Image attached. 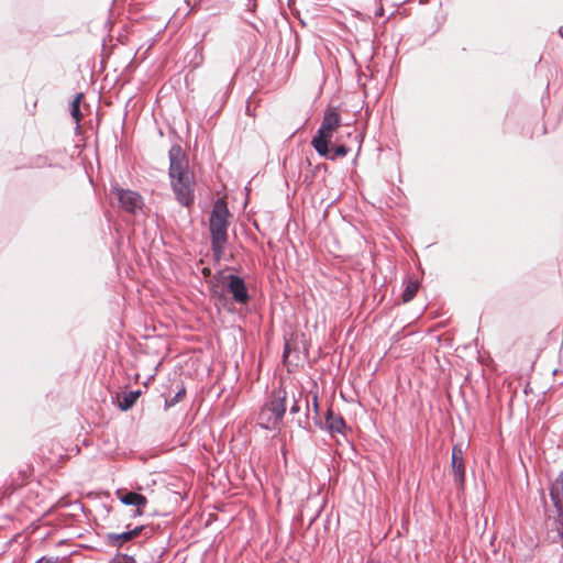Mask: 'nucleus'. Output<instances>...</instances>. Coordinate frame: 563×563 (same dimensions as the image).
<instances>
[{"mask_svg": "<svg viewBox=\"0 0 563 563\" xmlns=\"http://www.w3.org/2000/svg\"><path fill=\"white\" fill-rule=\"evenodd\" d=\"M168 176L176 200L184 207H190L195 200V177L189 169L188 158L179 144H174L168 152Z\"/></svg>", "mask_w": 563, "mask_h": 563, "instance_id": "obj_1", "label": "nucleus"}, {"mask_svg": "<svg viewBox=\"0 0 563 563\" xmlns=\"http://www.w3.org/2000/svg\"><path fill=\"white\" fill-rule=\"evenodd\" d=\"M305 401H306V405H307V409H308V411H309V410H310V406H309V400H308V398H307V397L305 398Z\"/></svg>", "mask_w": 563, "mask_h": 563, "instance_id": "obj_23", "label": "nucleus"}, {"mask_svg": "<svg viewBox=\"0 0 563 563\" xmlns=\"http://www.w3.org/2000/svg\"><path fill=\"white\" fill-rule=\"evenodd\" d=\"M300 411L299 401L297 399L294 400V404L290 407V413H297Z\"/></svg>", "mask_w": 563, "mask_h": 563, "instance_id": "obj_21", "label": "nucleus"}, {"mask_svg": "<svg viewBox=\"0 0 563 563\" xmlns=\"http://www.w3.org/2000/svg\"><path fill=\"white\" fill-rule=\"evenodd\" d=\"M256 1H257V0H247V1H246V8H247V10H249L250 12H254V11H255L256 5H257V4H256Z\"/></svg>", "mask_w": 563, "mask_h": 563, "instance_id": "obj_20", "label": "nucleus"}, {"mask_svg": "<svg viewBox=\"0 0 563 563\" xmlns=\"http://www.w3.org/2000/svg\"><path fill=\"white\" fill-rule=\"evenodd\" d=\"M559 33H560V36L563 38V29L562 27L559 30Z\"/></svg>", "mask_w": 563, "mask_h": 563, "instance_id": "obj_24", "label": "nucleus"}, {"mask_svg": "<svg viewBox=\"0 0 563 563\" xmlns=\"http://www.w3.org/2000/svg\"><path fill=\"white\" fill-rule=\"evenodd\" d=\"M115 563H136L132 555L128 554H118L114 559Z\"/></svg>", "mask_w": 563, "mask_h": 563, "instance_id": "obj_18", "label": "nucleus"}, {"mask_svg": "<svg viewBox=\"0 0 563 563\" xmlns=\"http://www.w3.org/2000/svg\"><path fill=\"white\" fill-rule=\"evenodd\" d=\"M115 495L123 505L136 507L133 517L143 514L142 508L147 504V498L144 495L128 489H118Z\"/></svg>", "mask_w": 563, "mask_h": 563, "instance_id": "obj_8", "label": "nucleus"}, {"mask_svg": "<svg viewBox=\"0 0 563 563\" xmlns=\"http://www.w3.org/2000/svg\"><path fill=\"white\" fill-rule=\"evenodd\" d=\"M230 211L227 202L219 198L216 200L209 217V230L211 236V250L216 257H220L228 243Z\"/></svg>", "mask_w": 563, "mask_h": 563, "instance_id": "obj_2", "label": "nucleus"}, {"mask_svg": "<svg viewBox=\"0 0 563 563\" xmlns=\"http://www.w3.org/2000/svg\"><path fill=\"white\" fill-rule=\"evenodd\" d=\"M81 98H82V93H77L70 104V114L76 120V122H79L81 119V112H80Z\"/></svg>", "mask_w": 563, "mask_h": 563, "instance_id": "obj_15", "label": "nucleus"}, {"mask_svg": "<svg viewBox=\"0 0 563 563\" xmlns=\"http://www.w3.org/2000/svg\"><path fill=\"white\" fill-rule=\"evenodd\" d=\"M143 530L144 526H137L131 530H126L121 533H108L106 537L107 543L111 547L121 548L124 543L140 536Z\"/></svg>", "mask_w": 563, "mask_h": 563, "instance_id": "obj_10", "label": "nucleus"}, {"mask_svg": "<svg viewBox=\"0 0 563 563\" xmlns=\"http://www.w3.org/2000/svg\"><path fill=\"white\" fill-rule=\"evenodd\" d=\"M141 394H142V391L140 389L118 393L113 402L122 411H126L133 407V405L136 402V400L141 396Z\"/></svg>", "mask_w": 563, "mask_h": 563, "instance_id": "obj_11", "label": "nucleus"}, {"mask_svg": "<svg viewBox=\"0 0 563 563\" xmlns=\"http://www.w3.org/2000/svg\"><path fill=\"white\" fill-rule=\"evenodd\" d=\"M550 499L555 509L556 532L560 540H563V472L559 473L550 484Z\"/></svg>", "mask_w": 563, "mask_h": 563, "instance_id": "obj_4", "label": "nucleus"}, {"mask_svg": "<svg viewBox=\"0 0 563 563\" xmlns=\"http://www.w3.org/2000/svg\"><path fill=\"white\" fill-rule=\"evenodd\" d=\"M451 471L456 489L462 490L465 486V463L464 451L461 444H454L451 455Z\"/></svg>", "mask_w": 563, "mask_h": 563, "instance_id": "obj_7", "label": "nucleus"}, {"mask_svg": "<svg viewBox=\"0 0 563 563\" xmlns=\"http://www.w3.org/2000/svg\"><path fill=\"white\" fill-rule=\"evenodd\" d=\"M186 395V388L184 386H181L178 391L175 394L174 397L172 398H166L165 399V410L169 409L170 407H174L176 404H178L183 397H185Z\"/></svg>", "mask_w": 563, "mask_h": 563, "instance_id": "obj_16", "label": "nucleus"}, {"mask_svg": "<svg viewBox=\"0 0 563 563\" xmlns=\"http://www.w3.org/2000/svg\"><path fill=\"white\" fill-rule=\"evenodd\" d=\"M111 192L117 196L119 205L124 211L135 214L137 211L142 210L143 199L140 194L117 186L111 187Z\"/></svg>", "mask_w": 563, "mask_h": 563, "instance_id": "obj_5", "label": "nucleus"}, {"mask_svg": "<svg viewBox=\"0 0 563 563\" xmlns=\"http://www.w3.org/2000/svg\"><path fill=\"white\" fill-rule=\"evenodd\" d=\"M113 563H115V562L113 561Z\"/></svg>", "mask_w": 563, "mask_h": 563, "instance_id": "obj_25", "label": "nucleus"}, {"mask_svg": "<svg viewBox=\"0 0 563 563\" xmlns=\"http://www.w3.org/2000/svg\"><path fill=\"white\" fill-rule=\"evenodd\" d=\"M419 289V283L417 280L409 279L402 292V301L409 302L413 299Z\"/></svg>", "mask_w": 563, "mask_h": 563, "instance_id": "obj_13", "label": "nucleus"}, {"mask_svg": "<svg viewBox=\"0 0 563 563\" xmlns=\"http://www.w3.org/2000/svg\"><path fill=\"white\" fill-rule=\"evenodd\" d=\"M57 556H42L35 563H57Z\"/></svg>", "mask_w": 563, "mask_h": 563, "instance_id": "obj_19", "label": "nucleus"}, {"mask_svg": "<svg viewBox=\"0 0 563 563\" xmlns=\"http://www.w3.org/2000/svg\"><path fill=\"white\" fill-rule=\"evenodd\" d=\"M286 390L278 389L277 391L273 393L272 399L266 404L265 409L269 410L274 416L273 423L282 421L286 412Z\"/></svg>", "mask_w": 563, "mask_h": 563, "instance_id": "obj_9", "label": "nucleus"}, {"mask_svg": "<svg viewBox=\"0 0 563 563\" xmlns=\"http://www.w3.org/2000/svg\"><path fill=\"white\" fill-rule=\"evenodd\" d=\"M312 408L314 411L313 420L317 424H321V421L319 420V405H318V397L317 395H313L312 397Z\"/></svg>", "mask_w": 563, "mask_h": 563, "instance_id": "obj_17", "label": "nucleus"}, {"mask_svg": "<svg viewBox=\"0 0 563 563\" xmlns=\"http://www.w3.org/2000/svg\"><path fill=\"white\" fill-rule=\"evenodd\" d=\"M321 428H325L330 433H342L345 428V421L340 415H335L332 410H328L324 426L319 424Z\"/></svg>", "mask_w": 563, "mask_h": 563, "instance_id": "obj_12", "label": "nucleus"}, {"mask_svg": "<svg viewBox=\"0 0 563 563\" xmlns=\"http://www.w3.org/2000/svg\"><path fill=\"white\" fill-rule=\"evenodd\" d=\"M224 288L231 294L233 300L239 305H247L250 294L244 279L238 275L230 274L224 277Z\"/></svg>", "mask_w": 563, "mask_h": 563, "instance_id": "obj_6", "label": "nucleus"}, {"mask_svg": "<svg viewBox=\"0 0 563 563\" xmlns=\"http://www.w3.org/2000/svg\"><path fill=\"white\" fill-rule=\"evenodd\" d=\"M341 125V115L335 109H329L324 112L321 125L317 134L311 140V145L320 156L328 155L333 133Z\"/></svg>", "mask_w": 563, "mask_h": 563, "instance_id": "obj_3", "label": "nucleus"}, {"mask_svg": "<svg viewBox=\"0 0 563 563\" xmlns=\"http://www.w3.org/2000/svg\"><path fill=\"white\" fill-rule=\"evenodd\" d=\"M350 147H347L344 144L335 146L333 152H330V148L328 147V155L323 156L327 159L335 161L338 157H344L349 154Z\"/></svg>", "mask_w": 563, "mask_h": 563, "instance_id": "obj_14", "label": "nucleus"}, {"mask_svg": "<svg viewBox=\"0 0 563 563\" xmlns=\"http://www.w3.org/2000/svg\"><path fill=\"white\" fill-rule=\"evenodd\" d=\"M288 353H289V346H288V344H286L285 349H284V357H287Z\"/></svg>", "mask_w": 563, "mask_h": 563, "instance_id": "obj_22", "label": "nucleus"}]
</instances>
